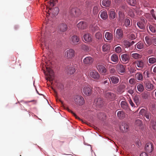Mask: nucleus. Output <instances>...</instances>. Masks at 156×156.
I'll return each mask as SVG.
<instances>
[{
	"label": "nucleus",
	"instance_id": "nucleus-1",
	"mask_svg": "<svg viewBox=\"0 0 156 156\" xmlns=\"http://www.w3.org/2000/svg\"><path fill=\"white\" fill-rule=\"evenodd\" d=\"M46 69L47 73H46L44 70V73L48 76V78L50 81H52L54 78V74L52 70L49 67H46Z\"/></svg>",
	"mask_w": 156,
	"mask_h": 156
},
{
	"label": "nucleus",
	"instance_id": "nucleus-2",
	"mask_svg": "<svg viewBox=\"0 0 156 156\" xmlns=\"http://www.w3.org/2000/svg\"><path fill=\"white\" fill-rule=\"evenodd\" d=\"M75 51L72 49H69L66 51L64 53L65 57L68 59H71L75 56Z\"/></svg>",
	"mask_w": 156,
	"mask_h": 156
},
{
	"label": "nucleus",
	"instance_id": "nucleus-3",
	"mask_svg": "<svg viewBox=\"0 0 156 156\" xmlns=\"http://www.w3.org/2000/svg\"><path fill=\"white\" fill-rule=\"evenodd\" d=\"M74 102L77 105H82L85 102L83 98L80 95H76L74 97Z\"/></svg>",
	"mask_w": 156,
	"mask_h": 156
},
{
	"label": "nucleus",
	"instance_id": "nucleus-4",
	"mask_svg": "<svg viewBox=\"0 0 156 156\" xmlns=\"http://www.w3.org/2000/svg\"><path fill=\"white\" fill-rule=\"evenodd\" d=\"M136 66L138 70L143 69L145 66V62L142 60H139L135 62Z\"/></svg>",
	"mask_w": 156,
	"mask_h": 156
},
{
	"label": "nucleus",
	"instance_id": "nucleus-5",
	"mask_svg": "<svg viewBox=\"0 0 156 156\" xmlns=\"http://www.w3.org/2000/svg\"><path fill=\"white\" fill-rule=\"evenodd\" d=\"M67 29V25L65 23H62L58 25L57 30L58 32L61 33L66 31Z\"/></svg>",
	"mask_w": 156,
	"mask_h": 156
},
{
	"label": "nucleus",
	"instance_id": "nucleus-6",
	"mask_svg": "<svg viewBox=\"0 0 156 156\" xmlns=\"http://www.w3.org/2000/svg\"><path fill=\"white\" fill-rule=\"evenodd\" d=\"M126 6L125 5H122L120 8V11H119V20L120 21H122L124 18V15L123 13V12L124 10H126Z\"/></svg>",
	"mask_w": 156,
	"mask_h": 156
},
{
	"label": "nucleus",
	"instance_id": "nucleus-7",
	"mask_svg": "<svg viewBox=\"0 0 156 156\" xmlns=\"http://www.w3.org/2000/svg\"><path fill=\"white\" fill-rule=\"evenodd\" d=\"M130 59L129 54H124L121 55L120 60L121 62L124 63H127L129 62Z\"/></svg>",
	"mask_w": 156,
	"mask_h": 156
},
{
	"label": "nucleus",
	"instance_id": "nucleus-8",
	"mask_svg": "<svg viewBox=\"0 0 156 156\" xmlns=\"http://www.w3.org/2000/svg\"><path fill=\"white\" fill-rule=\"evenodd\" d=\"M126 66L121 64H118L116 66V69L117 71L121 73L125 72Z\"/></svg>",
	"mask_w": 156,
	"mask_h": 156
},
{
	"label": "nucleus",
	"instance_id": "nucleus-9",
	"mask_svg": "<svg viewBox=\"0 0 156 156\" xmlns=\"http://www.w3.org/2000/svg\"><path fill=\"white\" fill-rule=\"evenodd\" d=\"M146 21L145 19L142 18L140 21L137 23V25L140 29H144L145 28Z\"/></svg>",
	"mask_w": 156,
	"mask_h": 156
},
{
	"label": "nucleus",
	"instance_id": "nucleus-10",
	"mask_svg": "<svg viewBox=\"0 0 156 156\" xmlns=\"http://www.w3.org/2000/svg\"><path fill=\"white\" fill-rule=\"evenodd\" d=\"M153 149L154 146L152 143H149L146 144L145 150L146 152L148 153H151Z\"/></svg>",
	"mask_w": 156,
	"mask_h": 156
},
{
	"label": "nucleus",
	"instance_id": "nucleus-11",
	"mask_svg": "<svg viewBox=\"0 0 156 156\" xmlns=\"http://www.w3.org/2000/svg\"><path fill=\"white\" fill-rule=\"evenodd\" d=\"M145 88L147 90H151L153 89L154 86L149 81L146 80L144 83Z\"/></svg>",
	"mask_w": 156,
	"mask_h": 156
},
{
	"label": "nucleus",
	"instance_id": "nucleus-12",
	"mask_svg": "<svg viewBox=\"0 0 156 156\" xmlns=\"http://www.w3.org/2000/svg\"><path fill=\"white\" fill-rule=\"evenodd\" d=\"M89 76L90 78L96 80H98L99 78V75L98 73L95 71L90 72Z\"/></svg>",
	"mask_w": 156,
	"mask_h": 156
},
{
	"label": "nucleus",
	"instance_id": "nucleus-13",
	"mask_svg": "<svg viewBox=\"0 0 156 156\" xmlns=\"http://www.w3.org/2000/svg\"><path fill=\"white\" fill-rule=\"evenodd\" d=\"M80 39L76 35L72 36L70 39L71 43L72 44L76 45L79 41Z\"/></svg>",
	"mask_w": 156,
	"mask_h": 156
},
{
	"label": "nucleus",
	"instance_id": "nucleus-14",
	"mask_svg": "<svg viewBox=\"0 0 156 156\" xmlns=\"http://www.w3.org/2000/svg\"><path fill=\"white\" fill-rule=\"evenodd\" d=\"M115 95L113 93L108 92L106 93L105 97L108 99L112 101L115 99Z\"/></svg>",
	"mask_w": 156,
	"mask_h": 156
},
{
	"label": "nucleus",
	"instance_id": "nucleus-15",
	"mask_svg": "<svg viewBox=\"0 0 156 156\" xmlns=\"http://www.w3.org/2000/svg\"><path fill=\"white\" fill-rule=\"evenodd\" d=\"M116 36L118 39H121L123 37V32L121 29H118L116 32Z\"/></svg>",
	"mask_w": 156,
	"mask_h": 156
},
{
	"label": "nucleus",
	"instance_id": "nucleus-16",
	"mask_svg": "<svg viewBox=\"0 0 156 156\" xmlns=\"http://www.w3.org/2000/svg\"><path fill=\"white\" fill-rule=\"evenodd\" d=\"M83 92L84 94L86 95L89 96L91 94L92 90L90 87L86 86L83 88Z\"/></svg>",
	"mask_w": 156,
	"mask_h": 156
},
{
	"label": "nucleus",
	"instance_id": "nucleus-17",
	"mask_svg": "<svg viewBox=\"0 0 156 156\" xmlns=\"http://www.w3.org/2000/svg\"><path fill=\"white\" fill-rule=\"evenodd\" d=\"M86 22L81 21L80 22L77 24V27L79 29L83 30L85 29L87 27Z\"/></svg>",
	"mask_w": 156,
	"mask_h": 156
},
{
	"label": "nucleus",
	"instance_id": "nucleus-18",
	"mask_svg": "<svg viewBox=\"0 0 156 156\" xmlns=\"http://www.w3.org/2000/svg\"><path fill=\"white\" fill-rule=\"evenodd\" d=\"M103 100L101 98H98L94 101V103L98 106H102L103 104Z\"/></svg>",
	"mask_w": 156,
	"mask_h": 156
},
{
	"label": "nucleus",
	"instance_id": "nucleus-19",
	"mask_svg": "<svg viewBox=\"0 0 156 156\" xmlns=\"http://www.w3.org/2000/svg\"><path fill=\"white\" fill-rule=\"evenodd\" d=\"M93 61V59L91 57H87L84 59L83 62L86 64H91Z\"/></svg>",
	"mask_w": 156,
	"mask_h": 156
},
{
	"label": "nucleus",
	"instance_id": "nucleus-20",
	"mask_svg": "<svg viewBox=\"0 0 156 156\" xmlns=\"http://www.w3.org/2000/svg\"><path fill=\"white\" fill-rule=\"evenodd\" d=\"M100 16L101 17L103 20H106L108 17V16L107 12L105 10H101L100 12Z\"/></svg>",
	"mask_w": 156,
	"mask_h": 156
},
{
	"label": "nucleus",
	"instance_id": "nucleus-21",
	"mask_svg": "<svg viewBox=\"0 0 156 156\" xmlns=\"http://www.w3.org/2000/svg\"><path fill=\"white\" fill-rule=\"evenodd\" d=\"M110 80L112 83L114 84H117L119 81V79L118 77L115 76H111L110 77Z\"/></svg>",
	"mask_w": 156,
	"mask_h": 156
},
{
	"label": "nucleus",
	"instance_id": "nucleus-22",
	"mask_svg": "<svg viewBox=\"0 0 156 156\" xmlns=\"http://www.w3.org/2000/svg\"><path fill=\"white\" fill-rule=\"evenodd\" d=\"M98 71L102 73H105L106 72V69L105 67L102 65H98L97 67Z\"/></svg>",
	"mask_w": 156,
	"mask_h": 156
},
{
	"label": "nucleus",
	"instance_id": "nucleus-23",
	"mask_svg": "<svg viewBox=\"0 0 156 156\" xmlns=\"http://www.w3.org/2000/svg\"><path fill=\"white\" fill-rule=\"evenodd\" d=\"M129 128L128 125L125 123H122L120 126V129L123 132H127Z\"/></svg>",
	"mask_w": 156,
	"mask_h": 156
},
{
	"label": "nucleus",
	"instance_id": "nucleus-24",
	"mask_svg": "<svg viewBox=\"0 0 156 156\" xmlns=\"http://www.w3.org/2000/svg\"><path fill=\"white\" fill-rule=\"evenodd\" d=\"M84 39L87 42H90L92 41V36L89 34H85L83 36Z\"/></svg>",
	"mask_w": 156,
	"mask_h": 156
},
{
	"label": "nucleus",
	"instance_id": "nucleus-25",
	"mask_svg": "<svg viewBox=\"0 0 156 156\" xmlns=\"http://www.w3.org/2000/svg\"><path fill=\"white\" fill-rule=\"evenodd\" d=\"M76 71L75 69L73 66H70L67 68V73L70 74L74 73Z\"/></svg>",
	"mask_w": 156,
	"mask_h": 156
},
{
	"label": "nucleus",
	"instance_id": "nucleus-26",
	"mask_svg": "<svg viewBox=\"0 0 156 156\" xmlns=\"http://www.w3.org/2000/svg\"><path fill=\"white\" fill-rule=\"evenodd\" d=\"M109 16L110 19H113L115 18V13L114 9H112L110 10Z\"/></svg>",
	"mask_w": 156,
	"mask_h": 156
},
{
	"label": "nucleus",
	"instance_id": "nucleus-27",
	"mask_svg": "<svg viewBox=\"0 0 156 156\" xmlns=\"http://www.w3.org/2000/svg\"><path fill=\"white\" fill-rule=\"evenodd\" d=\"M50 10L52 11V14L55 16L57 15L59 12V9L57 7H55L53 9L50 8Z\"/></svg>",
	"mask_w": 156,
	"mask_h": 156
},
{
	"label": "nucleus",
	"instance_id": "nucleus-28",
	"mask_svg": "<svg viewBox=\"0 0 156 156\" xmlns=\"http://www.w3.org/2000/svg\"><path fill=\"white\" fill-rule=\"evenodd\" d=\"M105 36L108 40H111L113 38V34L111 33L106 32L105 34Z\"/></svg>",
	"mask_w": 156,
	"mask_h": 156
},
{
	"label": "nucleus",
	"instance_id": "nucleus-29",
	"mask_svg": "<svg viewBox=\"0 0 156 156\" xmlns=\"http://www.w3.org/2000/svg\"><path fill=\"white\" fill-rule=\"evenodd\" d=\"M111 61L116 63L118 62L119 59L118 55L116 54H113L111 56Z\"/></svg>",
	"mask_w": 156,
	"mask_h": 156
},
{
	"label": "nucleus",
	"instance_id": "nucleus-30",
	"mask_svg": "<svg viewBox=\"0 0 156 156\" xmlns=\"http://www.w3.org/2000/svg\"><path fill=\"white\" fill-rule=\"evenodd\" d=\"M102 4L105 6L108 7L111 4V2L109 0H103L102 2Z\"/></svg>",
	"mask_w": 156,
	"mask_h": 156
},
{
	"label": "nucleus",
	"instance_id": "nucleus-31",
	"mask_svg": "<svg viewBox=\"0 0 156 156\" xmlns=\"http://www.w3.org/2000/svg\"><path fill=\"white\" fill-rule=\"evenodd\" d=\"M121 107L124 110L128 109V107L127 104L126 102L125 101H122L121 103Z\"/></svg>",
	"mask_w": 156,
	"mask_h": 156
},
{
	"label": "nucleus",
	"instance_id": "nucleus-32",
	"mask_svg": "<svg viewBox=\"0 0 156 156\" xmlns=\"http://www.w3.org/2000/svg\"><path fill=\"white\" fill-rule=\"evenodd\" d=\"M138 90L140 92H142L144 90V88L143 84H138L136 85Z\"/></svg>",
	"mask_w": 156,
	"mask_h": 156
},
{
	"label": "nucleus",
	"instance_id": "nucleus-33",
	"mask_svg": "<svg viewBox=\"0 0 156 156\" xmlns=\"http://www.w3.org/2000/svg\"><path fill=\"white\" fill-rule=\"evenodd\" d=\"M117 115L118 117L120 119L123 118L125 116L124 112L122 111H119L118 112Z\"/></svg>",
	"mask_w": 156,
	"mask_h": 156
},
{
	"label": "nucleus",
	"instance_id": "nucleus-34",
	"mask_svg": "<svg viewBox=\"0 0 156 156\" xmlns=\"http://www.w3.org/2000/svg\"><path fill=\"white\" fill-rule=\"evenodd\" d=\"M140 97L139 95H135L133 98L134 102L138 106L140 104Z\"/></svg>",
	"mask_w": 156,
	"mask_h": 156
},
{
	"label": "nucleus",
	"instance_id": "nucleus-35",
	"mask_svg": "<svg viewBox=\"0 0 156 156\" xmlns=\"http://www.w3.org/2000/svg\"><path fill=\"white\" fill-rule=\"evenodd\" d=\"M131 57L135 59L140 58L142 57V55L140 54L137 53L132 54L131 55Z\"/></svg>",
	"mask_w": 156,
	"mask_h": 156
},
{
	"label": "nucleus",
	"instance_id": "nucleus-36",
	"mask_svg": "<svg viewBox=\"0 0 156 156\" xmlns=\"http://www.w3.org/2000/svg\"><path fill=\"white\" fill-rule=\"evenodd\" d=\"M144 116L147 119H145L146 120V121H148L151 118V114L150 112L147 111Z\"/></svg>",
	"mask_w": 156,
	"mask_h": 156
},
{
	"label": "nucleus",
	"instance_id": "nucleus-37",
	"mask_svg": "<svg viewBox=\"0 0 156 156\" xmlns=\"http://www.w3.org/2000/svg\"><path fill=\"white\" fill-rule=\"evenodd\" d=\"M99 10L98 7V6H94L93 9V13L94 15L97 14Z\"/></svg>",
	"mask_w": 156,
	"mask_h": 156
},
{
	"label": "nucleus",
	"instance_id": "nucleus-38",
	"mask_svg": "<svg viewBox=\"0 0 156 156\" xmlns=\"http://www.w3.org/2000/svg\"><path fill=\"white\" fill-rule=\"evenodd\" d=\"M148 62L150 64H154L156 63V58L151 57L148 59Z\"/></svg>",
	"mask_w": 156,
	"mask_h": 156
},
{
	"label": "nucleus",
	"instance_id": "nucleus-39",
	"mask_svg": "<svg viewBox=\"0 0 156 156\" xmlns=\"http://www.w3.org/2000/svg\"><path fill=\"white\" fill-rule=\"evenodd\" d=\"M127 2L130 5L134 6L136 4L137 0H127Z\"/></svg>",
	"mask_w": 156,
	"mask_h": 156
},
{
	"label": "nucleus",
	"instance_id": "nucleus-40",
	"mask_svg": "<svg viewBox=\"0 0 156 156\" xmlns=\"http://www.w3.org/2000/svg\"><path fill=\"white\" fill-rule=\"evenodd\" d=\"M126 90L128 92L129 94H130L131 95H132L134 93V91L133 90V89L131 87L129 86H128L126 88Z\"/></svg>",
	"mask_w": 156,
	"mask_h": 156
},
{
	"label": "nucleus",
	"instance_id": "nucleus-41",
	"mask_svg": "<svg viewBox=\"0 0 156 156\" xmlns=\"http://www.w3.org/2000/svg\"><path fill=\"white\" fill-rule=\"evenodd\" d=\"M136 77L137 80H142L143 79V76L142 74L140 73H136Z\"/></svg>",
	"mask_w": 156,
	"mask_h": 156
},
{
	"label": "nucleus",
	"instance_id": "nucleus-42",
	"mask_svg": "<svg viewBox=\"0 0 156 156\" xmlns=\"http://www.w3.org/2000/svg\"><path fill=\"white\" fill-rule=\"evenodd\" d=\"M102 48L103 51H107L110 49L109 46L106 44L104 45Z\"/></svg>",
	"mask_w": 156,
	"mask_h": 156
},
{
	"label": "nucleus",
	"instance_id": "nucleus-43",
	"mask_svg": "<svg viewBox=\"0 0 156 156\" xmlns=\"http://www.w3.org/2000/svg\"><path fill=\"white\" fill-rule=\"evenodd\" d=\"M123 44L126 48H128L130 46V42L127 40H124L123 42Z\"/></svg>",
	"mask_w": 156,
	"mask_h": 156
},
{
	"label": "nucleus",
	"instance_id": "nucleus-44",
	"mask_svg": "<svg viewBox=\"0 0 156 156\" xmlns=\"http://www.w3.org/2000/svg\"><path fill=\"white\" fill-rule=\"evenodd\" d=\"M152 39L149 38L147 37H146L145 38V39L146 41V42L147 44L148 45H151L152 44Z\"/></svg>",
	"mask_w": 156,
	"mask_h": 156
},
{
	"label": "nucleus",
	"instance_id": "nucleus-45",
	"mask_svg": "<svg viewBox=\"0 0 156 156\" xmlns=\"http://www.w3.org/2000/svg\"><path fill=\"white\" fill-rule=\"evenodd\" d=\"M81 48L82 50L85 51H88L89 50V47L84 44H83L81 45Z\"/></svg>",
	"mask_w": 156,
	"mask_h": 156
},
{
	"label": "nucleus",
	"instance_id": "nucleus-46",
	"mask_svg": "<svg viewBox=\"0 0 156 156\" xmlns=\"http://www.w3.org/2000/svg\"><path fill=\"white\" fill-rule=\"evenodd\" d=\"M136 47L139 49H141L143 48L144 44L143 43H138L136 44Z\"/></svg>",
	"mask_w": 156,
	"mask_h": 156
},
{
	"label": "nucleus",
	"instance_id": "nucleus-47",
	"mask_svg": "<svg viewBox=\"0 0 156 156\" xmlns=\"http://www.w3.org/2000/svg\"><path fill=\"white\" fill-rule=\"evenodd\" d=\"M124 24L126 27H128L130 25V21L129 19H126L124 21Z\"/></svg>",
	"mask_w": 156,
	"mask_h": 156
},
{
	"label": "nucleus",
	"instance_id": "nucleus-48",
	"mask_svg": "<svg viewBox=\"0 0 156 156\" xmlns=\"http://www.w3.org/2000/svg\"><path fill=\"white\" fill-rule=\"evenodd\" d=\"M149 28L151 31L154 33H156V29H155V27L152 26L151 25H150L149 26Z\"/></svg>",
	"mask_w": 156,
	"mask_h": 156
},
{
	"label": "nucleus",
	"instance_id": "nucleus-49",
	"mask_svg": "<svg viewBox=\"0 0 156 156\" xmlns=\"http://www.w3.org/2000/svg\"><path fill=\"white\" fill-rule=\"evenodd\" d=\"M135 124L137 126L140 127L142 125V122L140 119L136 120L135 122Z\"/></svg>",
	"mask_w": 156,
	"mask_h": 156
},
{
	"label": "nucleus",
	"instance_id": "nucleus-50",
	"mask_svg": "<svg viewBox=\"0 0 156 156\" xmlns=\"http://www.w3.org/2000/svg\"><path fill=\"white\" fill-rule=\"evenodd\" d=\"M126 87V86L123 84H121L119 85L118 87V89H119L120 90L119 92L122 91L123 89H125Z\"/></svg>",
	"mask_w": 156,
	"mask_h": 156
},
{
	"label": "nucleus",
	"instance_id": "nucleus-51",
	"mask_svg": "<svg viewBox=\"0 0 156 156\" xmlns=\"http://www.w3.org/2000/svg\"><path fill=\"white\" fill-rule=\"evenodd\" d=\"M115 51L117 53H119L122 51V48L120 46H118L115 48Z\"/></svg>",
	"mask_w": 156,
	"mask_h": 156
},
{
	"label": "nucleus",
	"instance_id": "nucleus-52",
	"mask_svg": "<svg viewBox=\"0 0 156 156\" xmlns=\"http://www.w3.org/2000/svg\"><path fill=\"white\" fill-rule=\"evenodd\" d=\"M70 12L71 14H72L73 16H75V15H77L76 10L75 8H73L72 9H71Z\"/></svg>",
	"mask_w": 156,
	"mask_h": 156
},
{
	"label": "nucleus",
	"instance_id": "nucleus-53",
	"mask_svg": "<svg viewBox=\"0 0 156 156\" xmlns=\"http://www.w3.org/2000/svg\"><path fill=\"white\" fill-rule=\"evenodd\" d=\"M151 125V126L153 129H156V122H155L153 120H152Z\"/></svg>",
	"mask_w": 156,
	"mask_h": 156
},
{
	"label": "nucleus",
	"instance_id": "nucleus-54",
	"mask_svg": "<svg viewBox=\"0 0 156 156\" xmlns=\"http://www.w3.org/2000/svg\"><path fill=\"white\" fill-rule=\"evenodd\" d=\"M147 111L145 110L144 109H141L139 112L140 115L144 116Z\"/></svg>",
	"mask_w": 156,
	"mask_h": 156
},
{
	"label": "nucleus",
	"instance_id": "nucleus-55",
	"mask_svg": "<svg viewBox=\"0 0 156 156\" xmlns=\"http://www.w3.org/2000/svg\"><path fill=\"white\" fill-rule=\"evenodd\" d=\"M96 38L98 39H99L102 38V35L100 32H98L96 33L95 34Z\"/></svg>",
	"mask_w": 156,
	"mask_h": 156
},
{
	"label": "nucleus",
	"instance_id": "nucleus-56",
	"mask_svg": "<svg viewBox=\"0 0 156 156\" xmlns=\"http://www.w3.org/2000/svg\"><path fill=\"white\" fill-rule=\"evenodd\" d=\"M131 40H133L136 38L135 35L133 34L129 35L128 37Z\"/></svg>",
	"mask_w": 156,
	"mask_h": 156
},
{
	"label": "nucleus",
	"instance_id": "nucleus-57",
	"mask_svg": "<svg viewBox=\"0 0 156 156\" xmlns=\"http://www.w3.org/2000/svg\"><path fill=\"white\" fill-rule=\"evenodd\" d=\"M129 83L131 84H134L135 83L136 81L134 79L131 78L129 80Z\"/></svg>",
	"mask_w": 156,
	"mask_h": 156
},
{
	"label": "nucleus",
	"instance_id": "nucleus-58",
	"mask_svg": "<svg viewBox=\"0 0 156 156\" xmlns=\"http://www.w3.org/2000/svg\"><path fill=\"white\" fill-rule=\"evenodd\" d=\"M54 0H50L49 1V4L51 6L53 7L54 6Z\"/></svg>",
	"mask_w": 156,
	"mask_h": 156
},
{
	"label": "nucleus",
	"instance_id": "nucleus-59",
	"mask_svg": "<svg viewBox=\"0 0 156 156\" xmlns=\"http://www.w3.org/2000/svg\"><path fill=\"white\" fill-rule=\"evenodd\" d=\"M155 37L152 38V44L154 45H156V38Z\"/></svg>",
	"mask_w": 156,
	"mask_h": 156
},
{
	"label": "nucleus",
	"instance_id": "nucleus-60",
	"mask_svg": "<svg viewBox=\"0 0 156 156\" xmlns=\"http://www.w3.org/2000/svg\"><path fill=\"white\" fill-rule=\"evenodd\" d=\"M67 110L69 112H71V113H72L74 115V116L76 118H79L76 115V114L75 113H74L73 111L70 110L69 108H67Z\"/></svg>",
	"mask_w": 156,
	"mask_h": 156
},
{
	"label": "nucleus",
	"instance_id": "nucleus-61",
	"mask_svg": "<svg viewBox=\"0 0 156 156\" xmlns=\"http://www.w3.org/2000/svg\"><path fill=\"white\" fill-rule=\"evenodd\" d=\"M30 102H33L34 104H35L37 102V101L36 100H33L31 101H25V103H29Z\"/></svg>",
	"mask_w": 156,
	"mask_h": 156
},
{
	"label": "nucleus",
	"instance_id": "nucleus-62",
	"mask_svg": "<svg viewBox=\"0 0 156 156\" xmlns=\"http://www.w3.org/2000/svg\"><path fill=\"white\" fill-rule=\"evenodd\" d=\"M110 72L111 73H115V70L114 68H112L110 70Z\"/></svg>",
	"mask_w": 156,
	"mask_h": 156
},
{
	"label": "nucleus",
	"instance_id": "nucleus-63",
	"mask_svg": "<svg viewBox=\"0 0 156 156\" xmlns=\"http://www.w3.org/2000/svg\"><path fill=\"white\" fill-rule=\"evenodd\" d=\"M140 156H148L147 154L145 152L142 153L140 155Z\"/></svg>",
	"mask_w": 156,
	"mask_h": 156
},
{
	"label": "nucleus",
	"instance_id": "nucleus-64",
	"mask_svg": "<svg viewBox=\"0 0 156 156\" xmlns=\"http://www.w3.org/2000/svg\"><path fill=\"white\" fill-rule=\"evenodd\" d=\"M129 103L131 105L132 107H133L134 106V104L133 102V101H132L131 100H130L129 101Z\"/></svg>",
	"mask_w": 156,
	"mask_h": 156
}]
</instances>
